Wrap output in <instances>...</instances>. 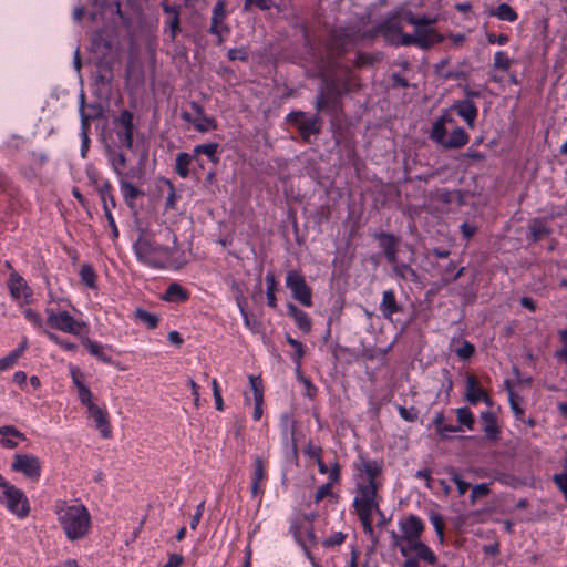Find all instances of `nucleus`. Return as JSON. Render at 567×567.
Wrapping results in <instances>:
<instances>
[{
	"label": "nucleus",
	"mask_w": 567,
	"mask_h": 567,
	"mask_svg": "<svg viewBox=\"0 0 567 567\" xmlns=\"http://www.w3.org/2000/svg\"><path fill=\"white\" fill-rule=\"evenodd\" d=\"M164 184L168 188V194L165 200L166 209H174L178 199L175 187L169 179H163Z\"/></svg>",
	"instance_id": "09e8293b"
},
{
	"label": "nucleus",
	"mask_w": 567,
	"mask_h": 567,
	"mask_svg": "<svg viewBox=\"0 0 567 567\" xmlns=\"http://www.w3.org/2000/svg\"><path fill=\"white\" fill-rule=\"evenodd\" d=\"M332 485L331 483H326L318 487L316 494H315V502L319 503L321 499H323L326 496L331 494Z\"/></svg>",
	"instance_id": "0e129e2a"
},
{
	"label": "nucleus",
	"mask_w": 567,
	"mask_h": 567,
	"mask_svg": "<svg viewBox=\"0 0 567 567\" xmlns=\"http://www.w3.org/2000/svg\"><path fill=\"white\" fill-rule=\"evenodd\" d=\"M474 346L468 341H464L460 348L456 349V354L460 359L466 360L474 353Z\"/></svg>",
	"instance_id": "13d9d810"
},
{
	"label": "nucleus",
	"mask_w": 567,
	"mask_h": 567,
	"mask_svg": "<svg viewBox=\"0 0 567 567\" xmlns=\"http://www.w3.org/2000/svg\"><path fill=\"white\" fill-rule=\"evenodd\" d=\"M0 504L18 518L23 519L30 514V503L23 491L10 482L0 492Z\"/></svg>",
	"instance_id": "6e6552de"
},
{
	"label": "nucleus",
	"mask_w": 567,
	"mask_h": 567,
	"mask_svg": "<svg viewBox=\"0 0 567 567\" xmlns=\"http://www.w3.org/2000/svg\"><path fill=\"white\" fill-rule=\"evenodd\" d=\"M408 21L415 27L414 37L415 44L417 47L425 49L441 41V37L437 34V32L430 27L434 20L427 19L425 17L415 18L410 16Z\"/></svg>",
	"instance_id": "9d476101"
},
{
	"label": "nucleus",
	"mask_w": 567,
	"mask_h": 567,
	"mask_svg": "<svg viewBox=\"0 0 567 567\" xmlns=\"http://www.w3.org/2000/svg\"><path fill=\"white\" fill-rule=\"evenodd\" d=\"M106 157L117 178L125 177L124 168L126 167L127 159L123 152L116 147L107 146Z\"/></svg>",
	"instance_id": "412c9836"
},
{
	"label": "nucleus",
	"mask_w": 567,
	"mask_h": 567,
	"mask_svg": "<svg viewBox=\"0 0 567 567\" xmlns=\"http://www.w3.org/2000/svg\"><path fill=\"white\" fill-rule=\"evenodd\" d=\"M237 306L243 317L245 327L254 333L259 332L260 323L257 320L251 319L249 317L248 312L245 309V301L243 298H237Z\"/></svg>",
	"instance_id": "e433bc0d"
},
{
	"label": "nucleus",
	"mask_w": 567,
	"mask_h": 567,
	"mask_svg": "<svg viewBox=\"0 0 567 567\" xmlns=\"http://www.w3.org/2000/svg\"><path fill=\"white\" fill-rule=\"evenodd\" d=\"M100 196H101V199L103 202V208H104V213H105V217L109 221V225L110 226H114L115 224V220H114V217L112 215V208L115 207V199H114V196L111 194V185L110 183H105L101 188H100Z\"/></svg>",
	"instance_id": "a878e982"
},
{
	"label": "nucleus",
	"mask_w": 567,
	"mask_h": 567,
	"mask_svg": "<svg viewBox=\"0 0 567 567\" xmlns=\"http://www.w3.org/2000/svg\"><path fill=\"white\" fill-rule=\"evenodd\" d=\"M25 440V435L11 425L0 427V444L6 449H14L21 441Z\"/></svg>",
	"instance_id": "aec40b11"
},
{
	"label": "nucleus",
	"mask_w": 567,
	"mask_h": 567,
	"mask_svg": "<svg viewBox=\"0 0 567 567\" xmlns=\"http://www.w3.org/2000/svg\"><path fill=\"white\" fill-rule=\"evenodd\" d=\"M193 159H194V156L188 153L182 152V153L177 154L176 163H175V171L182 178H186L188 176L189 165Z\"/></svg>",
	"instance_id": "c9c22d12"
},
{
	"label": "nucleus",
	"mask_w": 567,
	"mask_h": 567,
	"mask_svg": "<svg viewBox=\"0 0 567 567\" xmlns=\"http://www.w3.org/2000/svg\"><path fill=\"white\" fill-rule=\"evenodd\" d=\"M115 133L120 146L132 148L133 146V115L128 111H122L114 122Z\"/></svg>",
	"instance_id": "ddd939ff"
},
{
	"label": "nucleus",
	"mask_w": 567,
	"mask_h": 567,
	"mask_svg": "<svg viewBox=\"0 0 567 567\" xmlns=\"http://www.w3.org/2000/svg\"><path fill=\"white\" fill-rule=\"evenodd\" d=\"M457 421L461 425H463L467 430H473L475 417L468 408H458L456 409Z\"/></svg>",
	"instance_id": "58836bf2"
},
{
	"label": "nucleus",
	"mask_w": 567,
	"mask_h": 567,
	"mask_svg": "<svg viewBox=\"0 0 567 567\" xmlns=\"http://www.w3.org/2000/svg\"><path fill=\"white\" fill-rule=\"evenodd\" d=\"M491 16L496 17L501 21L514 22L517 20V12L507 3L498 4L489 12Z\"/></svg>",
	"instance_id": "72a5a7b5"
},
{
	"label": "nucleus",
	"mask_w": 567,
	"mask_h": 567,
	"mask_svg": "<svg viewBox=\"0 0 567 567\" xmlns=\"http://www.w3.org/2000/svg\"><path fill=\"white\" fill-rule=\"evenodd\" d=\"M383 461L360 455L353 463V507L367 534H373L372 520L381 514L379 488L383 485Z\"/></svg>",
	"instance_id": "f257e3e1"
},
{
	"label": "nucleus",
	"mask_w": 567,
	"mask_h": 567,
	"mask_svg": "<svg viewBox=\"0 0 567 567\" xmlns=\"http://www.w3.org/2000/svg\"><path fill=\"white\" fill-rule=\"evenodd\" d=\"M52 511L68 542L75 543L90 536L93 520L85 504L80 501L56 499Z\"/></svg>",
	"instance_id": "f03ea898"
},
{
	"label": "nucleus",
	"mask_w": 567,
	"mask_h": 567,
	"mask_svg": "<svg viewBox=\"0 0 567 567\" xmlns=\"http://www.w3.org/2000/svg\"><path fill=\"white\" fill-rule=\"evenodd\" d=\"M313 519L315 514L303 515L301 519H298L291 524L290 532L292 533L296 542L302 547L305 555L310 560L311 565L313 567H320L310 551V546L315 544L316 540L312 528Z\"/></svg>",
	"instance_id": "0eeeda50"
},
{
	"label": "nucleus",
	"mask_w": 567,
	"mask_h": 567,
	"mask_svg": "<svg viewBox=\"0 0 567 567\" xmlns=\"http://www.w3.org/2000/svg\"><path fill=\"white\" fill-rule=\"evenodd\" d=\"M286 340L289 343V346L295 350L293 361L296 362L297 369L299 370L301 359L305 355L303 344L298 340L291 338L290 336H287Z\"/></svg>",
	"instance_id": "49530a36"
},
{
	"label": "nucleus",
	"mask_w": 567,
	"mask_h": 567,
	"mask_svg": "<svg viewBox=\"0 0 567 567\" xmlns=\"http://www.w3.org/2000/svg\"><path fill=\"white\" fill-rule=\"evenodd\" d=\"M400 416L406 421H414L417 417V412L415 409H405L400 406L399 408Z\"/></svg>",
	"instance_id": "774afa93"
},
{
	"label": "nucleus",
	"mask_w": 567,
	"mask_h": 567,
	"mask_svg": "<svg viewBox=\"0 0 567 567\" xmlns=\"http://www.w3.org/2000/svg\"><path fill=\"white\" fill-rule=\"evenodd\" d=\"M449 110L451 113L452 111H456V113L465 121L468 127L473 128L475 126L478 111L473 101L468 99L456 101Z\"/></svg>",
	"instance_id": "a211bd4d"
},
{
	"label": "nucleus",
	"mask_w": 567,
	"mask_h": 567,
	"mask_svg": "<svg viewBox=\"0 0 567 567\" xmlns=\"http://www.w3.org/2000/svg\"><path fill=\"white\" fill-rule=\"evenodd\" d=\"M512 64L511 58L505 51H496L493 65L496 70L508 71Z\"/></svg>",
	"instance_id": "c03bdc74"
},
{
	"label": "nucleus",
	"mask_w": 567,
	"mask_h": 567,
	"mask_svg": "<svg viewBox=\"0 0 567 567\" xmlns=\"http://www.w3.org/2000/svg\"><path fill=\"white\" fill-rule=\"evenodd\" d=\"M86 412L89 416L93 419L95 427L100 431L101 435L105 439L110 437L112 431L109 422V414L106 408L94 404L89 406V409H86Z\"/></svg>",
	"instance_id": "f3484780"
},
{
	"label": "nucleus",
	"mask_w": 567,
	"mask_h": 567,
	"mask_svg": "<svg viewBox=\"0 0 567 567\" xmlns=\"http://www.w3.org/2000/svg\"><path fill=\"white\" fill-rule=\"evenodd\" d=\"M393 265L394 274L408 281H417V275L409 265L406 264H398V261Z\"/></svg>",
	"instance_id": "4c0bfd02"
},
{
	"label": "nucleus",
	"mask_w": 567,
	"mask_h": 567,
	"mask_svg": "<svg viewBox=\"0 0 567 567\" xmlns=\"http://www.w3.org/2000/svg\"><path fill=\"white\" fill-rule=\"evenodd\" d=\"M483 431L487 439L496 440L499 433L495 415L491 411L481 413Z\"/></svg>",
	"instance_id": "cd10ccee"
},
{
	"label": "nucleus",
	"mask_w": 567,
	"mask_h": 567,
	"mask_svg": "<svg viewBox=\"0 0 567 567\" xmlns=\"http://www.w3.org/2000/svg\"><path fill=\"white\" fill-rule=\"evenodd\" d=\"M347 535L342 532H334L332 533L329 537H327L323 542H322V545L324 547H334V546H339L341 545L344 539H346Z\"/></svg>",
	"instance_id": "864d4df0"
},
{
	"label": "nucleus",
	"mask_w": 567,
	"mask_h": 567,
	"mask_svg": "<svg viewBox=\"0 0 567 567\" xmlns=\"http://www.w3.org/2000/svg\"><path fill=\"white\" fill-rule=\"evenodd\" d=\"M137 260L150 268L163 269L171 260L169 247L159 244L152 235L142 234L133 245Z\"/></svg>",
	"instance_id": "39448f33"
},
{
	"label": "nucleus",
	"mask_w": 567,
	"mask_h": 567,
	"mask_svg": "<svg viewBox=\"0 0 567 567\" xmlns=\"http://www.w3.org/2000/svg\"><path fill=\"white\" fill-rule=\"evenodd\" d=\"M347 567H377V564L368 556L361 558L357 549L353 548Z\"/></svg>",
	"instance_id": "79ce46f5"
},
{
	"label": "nucleus",
	"mask_w": 567,
	"mask_h": 567,
	"mask_svg": "<svg viewBox=\"0 0 567 567\" xmlns=\"http://www.w3.org/2000/svg\"><path fill=\"white\" fill-rule=\"evenodd\" d=\"M430 522L437 534L439 540L442 543L444 539V522L442 516L433 513L430 515Z\"/></svg>",
	"instance_id": "3c124183"
},
{
	"label": "nucleus",
	"mask_w": 567,
	"mask_h": 567,
	"mask_svg": "<svg viewBox=\"0 0 567 567\" xmlns=\"http://www.w3.org/2000/svg\"><path fill=\"white\" fill-rule=\"evenodd\" d=\"M212 388H213V395H214V400H215V404H216V410L223 411L224 402H223L219 384L216 379H213Z\"/></svg>",
	"instance_id": "bf43d9fd"
},
{
	"label": "nucleus",
	"mask_w": 567,
	"mask_h": 567,
	"mask_svg": "<svg viewBox=\"0 0 567 567\" xmlns=\"http://www.w3.org/2000/svg\"><path fill=\"white\" fill-rule=\"evenodd\" d=\"M164 10H165V12L173 14V19L169 22V32H171V38L174 39L178 31V28H179L178 14L175 9H172L171 7H167V6H165Z\"/></svg>",
	"instance_id": "6e6d98bb"
},
{
	"label": "nucleus",
	"mask_w": 567,
	"mask_h": 567,
	"mask_svg": "<svg viewBox=\"0 0 567 567\" xmlns=\"http://www.w3.org/2000/svg\"><path fill=\"white\" fill-rule=\"evenodd\" d=\"M286 287L291 291L295 300L305 307L312 306V292L306 284L305 277L297 270H289L286 275Z\"/></svg>",
	"instance_id": "9b49d317"
},
{
	"label": "nucleus",
	"mask_w": 567,
	"mask_h": 567,
	"mask_svg": "<svg viewBox=\"0 0 567 567\" xmlns=\"http://www.w3.org/2000/svg\"><path fill=\"white\" fill-rule=\"evenodd\" d=\"M509 404L515 417L524 421V409L516 402L513 392H509Z\"/></svg>",
	"instance_id": "052dcab7"
},
{
	"label": "nucleus",
	"mask_w": 567,
	"mask_h": 567,
	"mask_svg": "<svg viewBox=\"0 0 567 567\" xmlns=\"http://www.w3.org/2000/svg\"><path fill=\"white\" fill-rule=\"evenodd\" d=\"M288 313L295 319L296 324L303 332L311 330V320L308 315L293 303L288 305Z\"/></svg>",
	"instance_id": "c85d7f7f"
},
{
	"label": "nucleus",
	"mask_w": 567,
	"mask_h": 567,
	"mask_svg": "<svg viewBox=\"0 0 567 567\" xmlns=\"http://www.w3.org/2000/svg\"><path fill=\"white\" fill-rule=\"evenodd\" d=\"M553 480H554L555 484L557 485V487L563 492L565 498L567 499V474L566 473L555 474Z\"/></svg>",
	"instance_id": "680f3d73"
},
{
	"label": "nucleus",
	"mask_w": 567,
	"mask_h": 567,
	"mask_svg": "<svg viewBox=\"0 0 567 567\" xmlns=\"http://www.w3.org/2000/svg\"><path fill=\"white\" fill-rule=\"evenodd\" d=\"M293 116L296 117V121L298 122L300 128L307 133V134H312V133H316L318 131V122H317V118H305V114L303 113H297V114H293Z\"/></svg>",
	"instance_id": "ea45409f"
},
{
	"label": "nucleus",
	"mask_w": 567,
	"mask_h": 567,
	"mask_svg": "<svg viewBox=\"0 0 567 567\" xmlns=\"http://www.w3.org/2000/svg\"><path fill=\"white\" fill-rule=\"evenodd\" d=\"M266 284H267L266 295H267L268 306L271 308H275L277 306V299L275 296L277 282H276L275 276L271 274H268L266 276Z\"/></svg>",
	"instance_id": "37998d69"
},
{
	"label": "nucleus",
	"mask_w": 567,
	"mask_h": 567,
	"mask_svg": "<svg viewBox=\"0 0 567 567\" xmlns=\"http://www.w3.org/2000/svg\"><path fill=\"white\" fill-rule=\"evenodd\" d=\"M23 315H24V318L37 329H42L43 328V319L41 317L40 313H38L37 311L30 309V308H25L23 310Z\"/></svg>",
	"instance_id": "8fccbe9b"
},
{
	"label": "nucleus",
	"mask_w": 567,
	"mask_h": 567,
	"mask_svg": "<svg viewBox=\"0 0 567 567\" xmlns=\"http://www.w3.org/2000/svg\"><path fill=\"white\" fill-rule=\"evenodd\" d=\"M489 485L486 483L477 484L472 488L471 503L474 504L477 498L489 494Z\"/></svg>",
	"instance_id": "5fc2aeb1"
},
{
	"label": "nucleus",
	"mask_w": 567,
	"mask_h": 567,
	"mask_svg": "<svg viewBox=\"0 0 567 567\" xmlns=\"http://www.w3.org/2000/svg\"><path fill=\"white\" fill-rule=\"evenodd\" d=\"M400 553L403 557H410L414 555L417 559L424 560L430 565H435L437 557L434 551L421 539H417L409 545L401 547Z\"/></svg>",
	"instance_id": "4468645a"
},
{
	"label": "nucleus",
	"mask_w": 567,
	"mask_h": 567,
	"mask_svg": "<svg viewBox=\"0 0 567 567\" xmlns=\"http://www.w3.org/2000/svg\"><path fill=\"white\" fill-rule=\"evenodd\" d=\"M11 471L22 474L31 482H38L41 476V461L33 454H16L10 465Z\"/></svg>",
	"instance_id": "1a4fd4ad"
},
{
	"label": "nucleus",
	"mask_w": 567,
	"mask_h": 567,
	"mask_svg": "<svg viewBox=\"0 0 567 567\" xmlns=\"http://www.w3.org/2000/svg\"><path fill=\"white\" fill-rule=\"evenodd\" d=\"M118 183L125 203L132 207L140 195L138 189L127 181L126 176L118 178Z\"/></svg>",
	"instance_id": "c756f323"
},
{
	"label": "nucleus",
	"mask_w": 567,
	"mask_h": 567,
	"mask_svg": "<svg viewBox=\"0 0 567 567\" xmlns=\"http://www.w3.org/2000/svg\"><path fill=\"white\" fill-rule=\"evenodd\" d=\"M464 396L465 400L472 405H476L480 402H484L488 406L493 404L489 396L481 388L478 380L473 375H468L466 378Z\"/></svg>",
	"instance_id": "2eb2a0df"
},
{
	"label": "nucleus",
	"mask_w": 567,
	"mask_h": 567,
	"mask_svg": "<svg viewBox=\"0 0 567 567\" xmlns=\"http://www.w3.org/2000/svg\"><path fill=\"white\" fill-rule=\"evenodd\" d=\"M82 344L86 348L91 355L95 357L102 362L111 363L112 358L110 355L109 347L89 338H84L82 340Z\"/></svg>",
	"instance_id": "b1692460"
},
{
	"label": "nucleus",
	"mask_w": 567,
	"mask_h": 567,
	"mask_svg": "<svg viewBox=\"0 0 567 567\" xmlns=\"http://www.w3.org/2000/svg\"><path fill=\"white\" fill-rule=\"evenodd\" d=\"M398 527L399 532H391V545L400 550L404 545L420 539L424 530V523L420 517L411 514L399 519Z\"/></svg>",
	"instance_id": "423d86ee"
},
{
	"label": "nucleus",
	"mask_w": 567,
	"mask_h": 567,
	"mask_svg": "<svg viewBox=\"0 0 567 567\" xmlns=\"http://www.w3.org/2000/svg\"><path fill=\"white\" fill-rule=\"evenodd\" d=\"M164 299L169 302H183L188 299V292L179 284L173 282L167 287Z\"/></svg>",
	"instance_id": "2f4dec72"
},
{
	"label": "nucleus",
	"mask_w": 567,
	"mask_h": 567,
	"mask_svg": "<svg viewBox=\"0 0 567 567\" xmlns=\"http://www.w3.org/2000/svg\"><path fill=\"white\" fill-rule=\"evenodd\" d=\"M250 389L252 391L254 400V413L252 419L259 421L262 416V404H264V384L259 375L248 377Z\"/></svg>",
	"instance_id": "6ab92c4d"
},
{
	"label": "nucleus",
	"mask_w": 567,
	"mask_h": 567,
	"mask_svg": "<svg viewBox=\"0 0 567 567\" xmlns=\"http://www.w3.org/2000/svg\"><path fill=\"white\" fill-rule=\"evenodd\" d=\"M429 137L445 150L461 148L470 141L464 128L455 125V118L450 110H443L433 122Z\"/></svg>",
	"instance_id": "7ed1b4c3"
},
{
	"label": "nucleus",
	"mask_w": 567,
	"mask_h": 567,
	"mask_svg": "<svg viewBox=\"0 0 567 567\" xmlns=\"http://www.w3.org/2000/svg\"><path fill=\"white\" fill-rule=\"evenodd\" d=\"M8 288L11 298L19 305L24 306L32 301L33 290L27 281L17 272H12L8 279Z\"/></svg>",
	"instance_id": "f8f14e48"
},
{
	"label": "nucleus",
	"mask_w": 567,
	"mask_h": 567,
	"mask_svg": "<svg viewBox=\"0 0 567 567\" xmlns=\"http://www.w3.org/2000/svg\"><path fill=\"white\" fill-rule=\"evenodd\" d=\"M66 299L54 300L50 296V300L45 307L47 323L50 328L79 337L87 331V323L83 320L75 319L70 312L62 309L69 306Z\"/></svg>",
	"instance_id": "20e7f679"
},
{
	"label": "nucleus",
	"mask_w": 567,
	"mask_h": 567,
	"mask_svg": "<svg viewBox=\"0 0 567 567\" xmlns=\"http://www.w3.org/2000/svg\"><path fill=\"white\" fill-rule=\"evenodd\" d=\"M453 482L455 483L460 495H464L467 492L470 483L462 480L460 475L454 474Z\"/></svg>",
	"instance_id": "338daca9"
},
{
	"label": "nucleus",
	"mask_w": 567,
	"mask_h": 567,
	"mask_svg": "<svg viewBox=\"0 0 567 567\" xmlns=\"http://www.w3.org/2000/svg\"><path fill=\"white\" fill-rule=\"evenodd\" d=\"M225 16H226L225 4L219 1L216 3V6L213 9L212 25H210L212 33L220 35L221 22L225 19Z\"/></svg>",
	"instance_id": "f704fd0d"
},
{
	"label": "nucleus",
	"mask_w": 567,
	"mask_h": 567,
	"mask_svg": "<svg viewBox=\"0 0 567 567\" xmlns=\"http://www.w3.org/2000/svg\"><path fill=\"white\" fill-rule=\"evenodd\" d=\"M487 41L491 44L505 45L509 41V38L506 34L496 35L494 33H489L487 34Z\"/></svg>",
	"instance_id": "69168bd1"
},
{
	"label": "nucleus",
	"mask_w": 567,
	"mask_h": 567,
	"mask_svg": "<svg viewBox=\"0 0 567 567\" xmlns=\"http://www.w3.org/2000/svg\"><path fill=\"white\" fill-rule=\"evenodd\" d=\"M81 113V138H82V146H81V155L82 157H85L86 152L89 150V126H90V120L92 118L91 115H86L84 112L83 103L81 104L80 109Z\"/></svg>",
	"instance_id": "7c9ffc66"
},
{
	"label": "nucleus",
	"mask_w": 567,
	"mask_h": 567,
	"mask_svg": "<svg viewBox=\"0 0 567 567\" xmlns=\"http://www.w3.org/2000/svg\"><path fill=\"white\" fill-rule=\"evenodd\" d=\"M134 316L140 322L144 323L150 329H154L158 324V318L146 310L136 309Z\"/></svg>",
	"instance_id": "a19ab883"
},
{
	"label": "nucleus",
	"mask_w": 567,
	"mask_h": 567,
	"mask_svg": "<svg viewBox=\"0 0 567 567\" xmlns=\"http://www.w3.org/2000/svg\"><path fill=\"white\" fill-rule=\"evenodd\" d=\"M266 477V470L264 462L260 457H256L254 462L252 482H251V495L252 497L261 494V482Z\"/></svg>",
	"instance_id": "bb28decb"
},
{
	"label": "nucleus",
	"mask_w": 567,
	"mask_h": 567,
	"mask_svg": "<svg viewBox=\"0 0 567 567\" xmlns=\"http://www.w3.org/2000/svg\"><path fill=\"white\" fill-rule=\"evenodd\" d=\"M69 370H70V375L72 379V382L78 390V396H79L80 402L86 409H89V406H91V405H94L95 403L93 402V394H92L91 390L84 383L83 373L80 371V369L78 367L72 365V364L69 367Z\"/></svg>",
	"instance_id": "dca6fc26"
},
{
	"label": "nucleus",
	"mask_w": 567,
	"mask_h": 567,
	"mask_svg": "<svg viewBox=\"0 0 567 567\" xmlns=\"http://www.w3.org/2000/svg\"><path fill=\"white\" fill-rule=\"evenodd\" d=\"M80 277L82 282L89 287L94 288L95 287V272L93 268L90 265H83L80 270Z\"/></svg>",
	"instance_id": "a18cd8bd"
},
{
	"label": "nucleus",
	"mask_w": 567,
	"mask_h": 567,
	"mask_svg": "<svg viewBox=\"0 0 567 567\" xmlns=\"http://www.w3.org/2000/svg\"><path fill=\"white\" fill-rule=\"evenodd\" d=\"M218 145L216 143H208V144H200L195 146L194 148V158L199 155L204 154L209 158H213L217 152Z\"/></svg>",
	"instance_id": "de8ad7c7"
},
{
	"label": "nucleus",
	"mask_w": 567,
	"mask_h": 567,
	"mask_svg": "<svg viewBox=\"0 0 567 567\" xmlns=\"http://www.w3.org/2000/svg\"><path fill=\"white\" fill-rule=\"evenodd\" d=\"M401 310L396 302L395 293L393 290H385L382 293V300L380 303V311L386 319H391L392 316Z\"/></svg>",
	"instance_id": "393cba45"
},
{
	"label": "nucleus",
	"mask_w": 567,
	"mask_h": 567,
	"mask_svg": "<svg viewBox=\"0 0 567 567\" xmlns=\"http://www.w3.org/2000/svg\"><path fill=\"white\" fill-rule=\"evenodd\" d=\"M192 109L195 112L194 127L199 132H208L216 128V122L213 117L204 114L203 107L197 103H192Z\"/></svg>",
	"instance_id": "5701e85b"
},
{
	"label": "nucleus",
	"mask_w": 567,
	"mask_h": 567,
	"mask_svg": "<svg viewBox=\"0 0 567 567\" xmlns=\"http://www.w3.org/2000/svg\"><path fill=\"white\" fill-rule=\"evenodd\" d=\"M45 334L52 342H54L55 344H58L59 347L66 351H74L76 349V346L73 342L63 340L53 332L45 331Z\"/></svg>",
	"instance_id": "603ef678"
},
{
	"label": "nucleus",
	"mask_w": 567,
	"mask_h": 567,
	"mask_svg": "<svg viewBox=\"0 0 567 567\" xmlns=\"http://www.w3.org/2000/svg\"><path fill=\"white\" fill-rule=\"evenodd\" d=\"M27 347H28V342L24 339V340H22V342L19 344V347L17 349L11 351L4 358L0 359V371L10 369L17 362V360L23 354Z\"/></svg>",
	"instance_id": "473e14b6"
},
{
	"label": "nucleus",
	"mask_w": 567,
	"mask_h": 567,
	"mask_svg": "<svg viewBox=\"0 0 567 567\" xmlns=\"http://www.w3.org/2000/svg\"><path fill=\"white\" fill-rule=\"evenodd\" d=\"M249 3L257 6L261 10L270 8H280L282 0H247Z\"/></svg>",
	"instance_id": "4d7b16f0"
},
{
	"label": "nucleus",
	"mask_w": 567,
	"mask_h": 567,
	"mask_svg": "<svg viewBox=\"0 0 567 567\" xmlns=\"http://www.w3.org/2000/svg\"><path fill=\"white\" fill-rule=\"evenodd\" d=\"M204 511H205V502H200L197 507H196V512L195 514L193 515L192 517V520H190V528L192 529H196L200 519H202V516L204 514Z\"/></svg>",
	"instance_id": "e2e57ef3"
},
{
	"label": "nucleus",
	"mask_w": 567,
	"mask_h": 567,
	"mask_svg": "<svg viewBox=\"0 0 567 567\" xmlns=\"http://www.w3.org/2000/svg\"><path fill=\"white\" fill-rule=\"evenodd\" d=\"M380 241V247L383 249L384 255L389 264H395L398 260V239L393 235L390 234H381L378 236Z\"/></svg>",
	"instance_id": "4be33fe9"
}]
</instances>
